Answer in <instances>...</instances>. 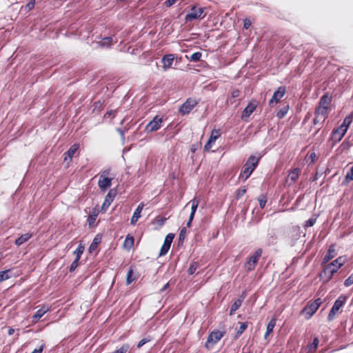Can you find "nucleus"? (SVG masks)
Here are the masks:
<instances>
[{
	"instance_id": "obj_1",
	"label": "nucleus",
	"mask_w": 353,
	"mask_h": 353,
	"mask_svg": "<svg viewBox=\"0 0 353 353\" xmlns=\"http://www.w3.org/2000/svg\"><path fill=\"white\" fill-rule=\"evenodd\" d=\"M345 260L339 256L330 263L325 265L323 270L319 273V276L323 283H327L331 280L333 275L337 272L344 264Z\"/></svg>"
},
{
	"instance_id": "obj_2",
	"label": "nucleus",
	"mask_w": 353,
	"mask_h": 353,
	"mask_svg": "<svg viewBox=\"0 0 353 353\" xmlns=\"http://www.w3.org/2000/svg\"><path fill=\"white\" fill-rule=\"evenodd\" d=\"M321 304V299L320 298L316 299L312 302H309L308 304L303 308L301 313L305 314V319H309L314 314Z\"/></svg>"
},
{
	"instance_id": "obj_3",
	"label": "nucleus",
	"mask_w": 353,
	"mask_h": 353,
	"mask_svg": "<svg viewBox=\"0 0 353 353\" xmlns=\"http://www.w3.org/2000/svg\"><path fill=\"white\" fill-rule=\"evenodd\" d=\"M346 299H347V296L343 294H341L334 301V305H332V307L328 314V316H327L328 321H331L334 319L337 312L345 304Z\"/></svg>"
},
{
	"instance_id": "obj_4",
	"label": "nucleus",
	"mask_w": 353,
	"mask_h": 353,
	"mask_svg": "<svg viewBox=\"0 0 353 353\" xmlns=\"http://www.w3.org/2000/svg\"><path fill=\"white\" fill-rule=\"evenodd\" d=\"M263 250L261 248H258L252 255H251L245 264V269L247 272L253 270L258 263L260 257L261 256Z\"/></svg>"
},
{
	"instance_id": "obj_5",
	"label": "nucleus",
	"mask_w": 353,
	"mask_h": 353,
	"mask_svg": "<svg viewBox=\"0 0 353 353\" xmlns=\"http://www.w3.org/2000/svg\"><path fill=\"white\" fill-rule=\"evenodd\" d=\"M198 104L195 99L188 98L179 108V112L182 115L188 114Z\"/></svg>"
},
{
	"instance_id": "obj_6",
	"label": "nucleus",
	"mask_w": 353,
	"mask_h": 353,
	"mask_svg": "<svg viewBox=\"0 0 353 353\" xmlns=\"http://www.w3.org/2000/svg\"><path fill=\"white\" fill-rule=\"evenodd\" d=\"M163 121V119L162 117L156 115L153 119L147 124L145 130L148 132H152L158 130L161 128Z\"/></svg>"
},
{
	"instance_id": "obj_7",
	"label": "nucleus",
	"mask_w": 353,
	"mask_h": 353,
	"mask_svg": "<svg viewBox=\"0 0 353 353\" xmlns=\"http://www.w3.org/2000/svg\"><path fill=\"white\" fill-rule=\"evenodd\" d=\"M258 105V102L256 100H252L243 110L241 114V119L247 121L250 116L254 112Z\"/></svg>"
},
{
	"instance_id": "obj_8",
	"label": "nucleus",
	"mask_w": 353,
	"mask_h": 353,
	"mask_svg": "<svg viewBox=\"0 0 353 353\" xmlns=\"http://www.w3.org/2000/svg\"><path fill=\"white\" fill-rule=\"evenodd\" d=\"M204 12V8H197L196 6H192L191 12L185 15V20L186 22L192 21V20L202 18L201 15Z\"/></svg>"
},
{
	"instance_id": "obj_9",
	"label": "nucleus",
	"mask_w": 353,
	"mask_h": 353,
	"mask_svg": "<svg viewBox=\"0 0 353 353\" xmlns=\"http://www.w3.org/2000/svg\"><path fill=\"white\" fill-rule=\"evenodd\" d=\"M174 238V234L172 233L168 234L164 240V243L163 245L161 248L160 252H159V256H164L169 251L172 242Z\"/></svg>"
},
{
	"instance_id": "obj_10",
	"label": "nucleus",
	"mask_w": 353,
	"mask_h": 353,
	"mask_svg": "<svg viewBox=\"0 0 353 353\" xmlns=\"http://www.w3.org/2000/svg\"><path fill=\"white\" fill-rule=\"evenodd\" d=\"M220 136H221L220 130L219 129H214L211 132V134L209 137V139L204 146V150L206 151L210 150L212 148V145L215 143L216 139Z\"/></svg>"
},
{
	"instance_id": "obj_11",
	"label": "nucleus",
	"mask_w": 353,
	"mask_h": 353,
	"mask_svg": "<svg viewBox=\"0 0 353 353\" xmlns=\"http://www.w3.org/2000/svg\"><path fill=\"white\" fill-rule=\"evenodd\" d=\"M225 332L219 331V330H214L212 331L208 336L206 341V346L210 343H212L215 344L218 343L221 339L224 336Z\"/></svg>"
},
{
	"instance_id": "obj_12",
	"label": "nucleus",
	"mask_w": 353,
	"mask_h": 353,
	"mask_svg": "<svg viewBox=\"0 0 353 353\" xmlns=\"http://www.w3.org/2000/svg\"><path fill=\"white\" fill-rule=\"evenodd\" d=\"M112 178L110 177H104L101 178L99 177V181H98V186L101 192H104L107 190L108 188H110L112 185Z\"/></svg>"
},
{
	"instance_id": "obj_13",
	"label": "nucleus",
	"mask_w": 353,
	"mask_h": 353,
	"mask_svg": "<svg viewBox=\"0 0 353 353\" xmlns=\"http://www.w3.org/2000/svg\"><path fill=\"white\" fill-rule=\"evenodd\" d=\"M347 130H345V128L342 127L341 125L332 132V139H334L336 142H339L344 135L345 134Z\"/></svg>"
},
{
	"instance_id": "obj_14",
	"label": "nucleus",
	"mask_w": 353,
	"mask_h": 353,
	"mask_svg": "<svg viewBox=\"0 0 353 353\" xmlns=\"http://www.w3.org/2000/svg\"><path fill=\"white\" fill-rule=\"evenodd\" d=\"M261 159V157H256L254 155H251L249 157V158L247 159L245 165V166L249 167L252 169V170H254L258 166L259 161Z\"/></svg>"
},
{
	"instance_id": "obj_15",
	"label": "nucleus",
	"mask_w": 353,
	"mask_h": 353,
	"mask_svg": "<svg viewBox=\"0 0 353 353\" xmlns=\"http://www.w3.org/2000/svg\"><path fill=\"white\" fill-rule=\"evenodd\" d=\"M285 91V87H279L278 90L274 92L272 99L270 100V105H272L273 102L278 103L284 96Z\"/></svg>"
},
{
	"instance_id": "obj_16",
	"label": "nucleus",
	"mask_w": 353,
	"mask_h": 353,
	"mask_svg": "<svg viewBox=\"0 0 353 353\" xmlns=\"http://www.w3.org/2000/svg\"><path fill=\"white\" fill-rule=\"evenodd\" d=\"M336 255V250L334 245H331L327 253L323 256L322 260V265L327 263L331 259H332Z\"/></svg>"
},
{
	"instance_id": "obj_17",
	"label": "nucleus",
	"mask_w": 353,
	"mask_h": 353,
	"mask_svg": "<svg viewBox=\"0 0 353 353\" xmlns=\"http://www.w3.org/2000/svg\"><path fill=\"white\" fill-rule=\"evenodd\" d=\"M144 204L143 203H140L137 208L135 209L133 215L130 219V223L132 225H134L138 221L139 219L141 217V213L143 209Z\"/></svg>"
},
{
	"instance_id": "obj_18",
	"label": "nucleus",
	"mask_w": 353,
	"mask_h": 353,
	"mask_svg": "<svg viewBox=\"0 0 353 353\" xmlns=\"http://www.w3.org/2000/svg\"><path fill=\"white\" fill-rule=\"evenodd\" d=\"M174 60V55L172 54H165L162 58L163 68L164 70H167L171 68Z\"/></svg>"
},
{
	"instance_id": "obj_19",
	"label": "nucleus",
	"mask_w": 353,
	"mask_h": 353,
	"mask_svg": "<svg viewBox=\"0 0 353 353\" xmlns=\"http://www.w3.org/2000/svg\"><path fill=\"white\" fill-rule=\"evenodd\" d=\"M113 38L112 37H106L102 38L101 41L97 43V46L101 48H110L113 44Z\"/></svg>"
},
{
	"instance_id": "obj_20",
	"label": "nucleus",
	"mask_w": 353,
	"mask_h": 353,
	"mask_svg": "<svg viewBox=\"0 0 353 353\" xmlns=\"http://www.w3.org/2000/svg\"><path fill=\"white\" fill-rule=\"evenodd\" d=\"M114 199V194L110 191L105 196V200L102 204V210H107L112 203Z\"/></svg>"
},
{
	"instance_id": "obj_21",
	"label": "nucleus",
	"mask_w": 353,
	"mask_h": 353,
	"mask_svg": "<svg viewBox=\"0 0 353 353\" xmlns=\"http://www.w3.org/2000/svg\"><path fill=\"white\" fill-rule=\"evenodd\" d=\"M332 102V97L329 96L328 94H324L320 99L319 105L328 108L329 105Z\"/></svg>"
},
{
	"instance_id": "obj_22",
	"label": "nucleus",
	"mask_w": 353,
	"mask_h": 353,
	"mask_svg": "<svg viewBox=\"0 0 353 353\" xmlns=\"http://www.w3.org/2000/svg\"><path fill=\"white\" fill-rule=\"evenodd\" d=\"M254 171L252 170L251 168H250L248 166H245V165H243V170H241L240 174H239V179L245 181L247 180L250 176L252 174Z\"/></svg>"
},
{
	"instance_id": "obj_23",
	"label": "nucleus",
	"mask_w": 353,
	"mask_h": 353,
	"mask_svg": "<svg viewBox=\"0 0 353 353\" xmlns=\"http://www.w3.org/2000/svg\"><path fill=\"white\" fill-rule=\"evenodd\" d=\"M101 236L100 234H97L88 248L89 252L92 253L97 249V248L101 243Z\"/></svg>"
},
{
	"instance_id": "obj_24",
	"label": "nucleus",
	"mask_w": 353,
	"mask_h": 353,
	"mask_svg": "<svg viewBox=\"0 0 353 353\" xmlns=\"http://www.w3.org/2000/svg\"><path fill=\"white\" fill-rule=\"evenodd\" d=\"M32 236V234H31V233H26V234H21L19 238H17L15 240L14 243L17 246H20L23 243L28 241Z\"/></svg>"
},
{
	"instance_id": "obj_25",
	"label": "nucleus",
	"mask_w": 353,
	"mask_h": 353,
	"mask_svg": "<svg viewBox=\"0 0 353 353\" xmlns=\"http://www.w3.org/2000/svg\"><path fill=\"white\" fill-rule=\"evenodd\" d=\"M245 298V295L243 294L241 296V299H236L234 303L232 305L230 310V314L233 315L235 312L241 307L243 300Z\"/></svg>"
},
{
	"instance_id": "obj_26",
	"label": "nucleus",
	"mask_w": 353,
	"mask_h": 353,
	"mask_svg": "<svg viewBox=\"0 0 353 353\" xmlns=\"http://www.w3.org/2000/svg\"><path fill=\"white\" fill-rule=\"evenodd\" d=\"M327 108L318 106L317 108L315 110V115H317V117H323V119L321 121V123H323L325 120V119L327 117Z\"/></svg>"
},
{
	"instance_id": "obj_27",
	"label": "nucleus",
	"mask_w": 353,
	"mask_h": 353,
	"mask_svg": "<svg viewBox=\"0 0 353 353\" xmlns=\"http://www.w3.org/2000/svg\"><path fill=\"white\" fill-rule=\"evenodd\" d=\"M48 310L45 308V307H42L41 308L39 309L35 314L33 315V321H37L40 318H41L46 312Z\"/></svg>"
},
{
	"instance_id": "obj_28",
	"label": "nucleus",
	"mask_w": 353,
	"mask_h": 353,
	"mask_svg": "<svg viewBox=\"0 0 353 353\" xmlns=\"http://www.w3.org/2000/svg\"><path fill=\"white\" fill-rule=\"evenodd\" d=\"M79 149V145L77 144H73L68 150V151L65 153V155H67L70 160H71L74 156V154H75V152H77V150Z\"/></svg>"
},
{
	"instance_id": "obj_29",
	"label": "nucleus",
	"mask_w": 353,
	"mask_h": 353,
	"mask_svg": "<svg viewBox=\"0 0 353 353\" xmlns=\"http://www.w3.org/2000/svg\"><path fill=\"white\" fill-rule=\"evenodd\" d=\"M11 270H6L0 272V283L9 279L11 277Z\"/></svg>"
},
{
	"instance_id": "obj_30",
	"label": "nucleus",
	"mask_w": 353,
	"mask_h": 353,
	"mask_svg": "<svg viewBox=\"0 0 353 353\" xmlns=\"http://www.w3.org/2000/svg\"><path fill=\"white\" fill-rule=\"evenodd\" d=\"M288 110H289V106L288 105H286V106H283V108H281L276 113V117L279 118V119H283L285 117V115L287 114L288 112Z\"/></svg>"
},
{
	"instance_id": "obj_31",
	"label": "nucleus",
	"mask_w": 353,
	"mask_h": 353,
	"mask_svg": "<svg viewBox=\"0 0 353 353\" xmlns=\"http://www.w3.org/2000/svg\"><path fill=\"white\" fill-rule=\"evenodd\" d=\"M352 116L348 115L345 117V118L343 119L342 123L341 125L343 128H345V130H347L349 126L350 125L351 123L352 122Z\"/></svg>"
},
{
	"instance_id": "obj_32",
	"label": "nucleus",
	"mask_w": 353,
	"mask_h": 353,
	"mask_svg": "<svg viewBox=\"0 0 353 353\" xmlns=\"http://www.w3.org/2000/svg\"><path fill=\"white\" fill-rule=\"evenodd\" d=\"M299 170L298 168H295L294 170H292L288 176H289V179L293 181V182H295L298 178H299Z\"/></svg>"
},
{
	"instance_id": "obj_33",
	"label": "nucleus",
	"mask_w": 353,
	"mask_h": 353,
	"mask_svg": "<svg viewBox=\"0 0 353 353\" xmlns=\"http://www.w3.org/2000/svg\"><path fill=\"white\" fill-rule=\"evenodd\" d=\"M199 264L198 262L194 261L190 265L188 270V272L190 275H192L195 273L196 270L199 268Z\"/></svg>"
},
{
	"instance_id": "obj_34",
	"label": "nucleus",
	"mask_w": 353,
	"mask_h": 353,
	"mask_svg": "<svg viewBox=\"0 0 353 353\" xmlns=\"http://www.w3.org/2000/svg\"><path fill=\"white\" fill-rule=\"evenodd\" d=\"M190 203H192L190 214H192V218H194L195 212L198 208L199 201L194 198L190 201Z\"/></svg>"
},
{
	"instance_id": "obj_35",
	"label": "nucleus",
	"mask_w": 353,
	"mask_h": 353,
	"mask_svg": "<svg viewBox=\"0 0 353 353\" xmlns=\"http://www.w3.org/2000/svg\"><path fill=\"white\" fill-rule=\"evenodd\" d=\"M83 251H84V247L81 244L79 245L77 248L73 252V254L76 255L75 259H77V260H79Z\"/></svg>"
},
{
	"instance_id": "obj_36",
	"label": "nucleus",
	"mask_w": 353,
	"mask_h": 353,
	"mask_svg": "<svg viewBox=\"0 0 353 353\" xmlns=\"http://www.w3.org/2000/svg\"><path fill=\"white\" fill-rule=\"evenodd\" d=\"M259 206L261 209L264 208L267 203V196L265 194H261L258 198Z\"/></svg>"
},
{
	"instance_id": "obj_37",
	"label": "nucleus",
	"mask_w": 353,
	"mask_h": 353,
	"mask_svg": "<svg viewBox=\"0 0 353 353\" xmlns=\"http://www.w3.org/2000/svg\"><path fill=\"white\" fill-rule=\"evenodd\" d=\"M247 327H248L247 323H245V322L241 323L240 326L236 331V337H239L240 335H241L243 334V332L246 330Z\"/></svg>"
},
{
	"instance_id": "obj_38",
	"label": "nucleus",
	"mask_w": 353,
	"mask_h": 353,
	"mask_svg": "<svg viewBox=\"0 0 353 353\" xmlns=\"http://www.w3.org/2000/svg\"><path fill=\"white\" fill-rule=\"evenodd\" d=\"M276 325V319H272L267 325L266 332H270V334L272 332L273 329Z\"/></svg>"
},
{
	"instance_id": "obj_39",
	"label": "nucleus",
	"mask_w": 353,
	"mask_h": 353,
	"mask_svg": "<svg viewBox=\"0 0 353 353\" xmlns=\"http://www.w3.org/2000/svg\"><path fill=\"white\" fill-rule=\"evenodd\" d=\"M201 56H202V53L201 52H196L190 56V61H198L200 60Z\"/></svg>"
},
{
	"instance_id": "obj_40",
	"label": "nucleus",
	"mask_w": 353,
	"mask_h": 353,
	"mask_svg": "<svg viewBox=\"0 0 353 353\" xmlns=\"http://www.w3.org/2000/svg\"><path fill=\"white\" fill-rule=\"evenodd\" d=\"M130 348L128 344H123L119 349L116 350L112 353H126Z\"/></svg>"
},
{
	"instance_id": "obj_41",
	"label": "nucleus",
	"mask_w": 353,
	"mask_h": 353,
	"mask_svg": "<svg viewBox=\"0 0 353 353\" xmlns=\"http://www.w3.org/2000/svg\"><path fill=\"white\" fill-rule=\"evenodd\" d=\"M319 341L317 337H315L312 341V343L309 345V349L310 351H315L318 347Z\"/></svg>"
},
{
	"instance_id": "obj_42",
	"label": "nucleus",
	"mask_w": 353,
	"mask_h": 353,
	"mask_svg": "<svg viewBox=\"0 0 353 353\" xmlns=\"http://www.w3.org/2000/svg\"><path fill=\"white\" fill-rule=\"evenodd\" d=\"M132 275H133V270L132 269H130L128 271V273H127V278H126V283L127 284H130L132 283V281L134 280V278L132 277Z\"/></svg>"
},
{
	"instance_id": "obj_43",
	"label": "nucleus",
	"mask_w": 353,
	"mask_h": 353,
	"mask_svg": "<svg viewBox=\"0 0 353 353\" xmlns=\"http://www.w3.org/2000/svg\"><path fill=\"white\" fill-rule=\"evenodd\" d=\"M134 244V238L132 236H127L125 241H124V245L128 246L129 248H131Z\"/></svg>"
},
{
	"instance_id": "obj_44",
	"label": "nucleus",
	"mask_w": 353,
	"mask_h": 353,
	"mask_svg": "<svg viewBox=\"0 0 353 353\" xmlns=\"http://www.w3.org/2000/svg\"><path fill=\"white\" fill-rule=\"evenodd\" d=\"M186 232H187V230H186L185 228H183L180 231V233L179 235V241L181 242V243H183V241L185 239Z\"/></svg>"
},
{
	"instance_id": "obj_45",
	"label": "nucleus",
	"mask_w": 353,
	"mask_h": 353,
	"mask_svg": "<svg viewBox=\"0 0 353 353\" xmlns=\"http://www.w3.org/2000/svg\"><path fill=\"white\" fill-rule=\"evenodd\" d=\"M35 5V0H30L25 6L24 9L26 11L30 12L31 10H32Z\"/></svg>"
},
{
	"instance_id": "obj_46",
	"label": "nucleus",
	"mask_w": 353,
	"mask_h": 353,
	"mask_svg": "<svg viewBox=\"0 0 353 353\" xmlns=\"http://www.w3.org/2000/svg\"><path fill=\"white\" fill-rule=\"evenodd\" d=\"M97 216V214H94V213H93L92 214H89L88 219H87V221L89 224V225L91 226L94 223Z\"/></svg>"
},
{
	"instance_id": "obj_47",
	"label": "nucleus",
	"mask_w": 353,
	"mask_h": 353,
	"mask_svg": "<svg viewBox=\"0 0 353 353\" xmlns=\"http://www.w3.org/2000/svg\"><path fill=\"white\" fill-rule=\"evenodd\" d=\"M151 341L150 336H148L146 338L142 339L137 344V348H141L145 343Z\"/></svg>"
},
{
	"instance_id": "obj_48",
	"label": "nucleus",
	"mask_w": 353,
	"mask_h": 353,
	"mask_svg": "<svg viewBox=\"0 0 353 353\" xmlns=\"http://www.w3.org/2000/svg\"><path fill=\"white\" fill-rule=\"evenodd\" d=\"M245 192H246L245 188H241V189L237 190V191L236 192V199H239L245 194Z\"/></svg>"
},
{
	"instance_id": "obj_49",
	"label": "nucleus",
	"mask_w": 353,
	"mask_h": 353,
	"mask_svg": "<svg viewBox=\"0 0 353 353\" xmlns=\"http://www.w3.org/2000/svg\"><path fill=\"white\" fill-rule=\"evenodd\" d=\"M79 260H77V259H75L72 263H71L70 266V272H74L77 268L78 267L79 265Z\"/></svg>"
},
{
	"instance_id": "obj_50",
	"label": "nucleus",
	"mask_w": 353,
	"mask_h": 353,
	"mask_svg": "<svg viewBox=\"0 0 353 353\" xmlns=\"http://www.w3.org/2000/svg\"><path fill=\"white\" fill-rule=\"evenodd\" d=\"M352 284H353V273L348 278H347L344 281V285L345 287H349Z\"/></svg>"
},
{
	"instance_id": "obj_51",
	"label": "nucleus",
	"mask_w": 353,
	"mask_h": 353,
	"mask_svg": "<svg viewBox=\"0 0 353 353\" xmlns=\"http://www.w3.org/2000/svg\"><path fill=\"white\" fill-rule=\"evenodd\" d=\"M167 220L165 217H157L155 219V222L157 224H158L159 226H162L164 225L165 221Z\"/></svg>"
},
{
	"instance_id": "obj_52",
	"label": "nucleus",
	"mask_w": 353,
	"mask_h": 353,
	"mask_svg": "<svg viewBox=\"0 0 353 353\" xmlns=\"http://www.w3.org/2000/svg\"><path fill=\"white\" fill-rule=\"evenodd\" d=\"M345 179L348 181L353 180V165L350 168V170L347 172Z\"/></svg>"
},
{
	"instance_id": "obj_53",
	"label": "nucleus",
	"mask_w": 353,
	"mask_h": 353,
	"mask_svg": "<svg viewBox=\"0 0 353 353\" xmlns=\"http://www.w3.org/2000/svg\"><path fill=\"white\" fill-rule=\"evenodd\" d=\"M251 21L248 19H245L243 21V28L246 30H248L251 26Z\"/></svg>"
},
{
	"instance_id": "obj_54",
	"label": "nucleus",
	"mask_w": 353,
	"mask_h": 353,
	"mask_svg": "<svg viewBox=\"0 0 353 353\" xmlns=\"http://www.w3.org/2000/svg\"><path fill=\"white\" fill-rule=\"evenodd\" d=\"M45 347V344L43 343L39 348L34 349L32 353H42Z\"/></svg>"
},
{
	"instance_id": "obj_55",
	"label": "nucleus",
	"mask_w": 353,
	"mask_h": 353,
	"mask_svg": "<svg viewBox=\"0 0 353 353\" xmlns=\"http://www.w3.org/2000/svg\"><path fill=\"white\" fill-rule=\"evenodd\" d=\"M178 0H167L165 1L164 4L166 7H170L174 5Z\"/></svg>"
},
{
	"instance_id": "obj_56",
	"label": "nucleus",
	"mask_w": 353,
	"mask_h": 353,
	"mask_svg": "<svg viewBox=\"0 0 353 353\" xmlns=\"http://www.w3.org/2000/svg\"><path fill=\"white\" fill-rule=\"evenodd\" d=\"M315 222H316L315 219H308L305 223V226L311 227L315 223Z\"/></svg>"
},
{
	"instance_id": "obj_57",
	"label": "nucleus",
	"mask_w": 353,
	"mask_h": 353,
	"mask_svg": "<svg viewBox=\"0 0 353 353\" xmlns=\"http://www.w3.org/2000/svg\"><path fill=\"white\" fill-rule=\"evenodd\" d=\"M109 174H110L109 169L104 170L103 171L101 172L99 177H101V178L108 177Z\"/></svg>"
},
{
	"instance_id": "obj_58",
	"label": "nucleus",
	"mask_w": 353,
	"mask_h": 353,
	"mask_svg": "<svg viewBox=\"0 0 353 353\" xmlns=\"http://www.w3.org/2000/svg\"><path fill=\"white\" fill-rule=\"evenodd\" d=\"M240 95V91L239 90H234L232 92L231 96L232 98L239 97Z\"/></svg>"
},
{
	"instance_id": "obj_59",
	"label": "nucleus",
	"mask_w": 353,
	"mask_h": 353,
	"mask_svg": "<svg viewBox=\"0 0 353 353\" xmlns=\"http://www.w3.org/2000/svg\"><path fill=\"white\" fill-rule=\"evenodd\" d=\"M14 328H12V327H9L8 328V334L9 336L12 335L14 334Z\"/></svg>"
},
{
	"instance_id": "obj_60",
	"label": "nucleus",
	"mask_w": 353,
	"mask_h": 353,
	"mask_svg": "<svg viewBox=\"0 0 353 353\" xmlns=\"http://www.w3.org/2000/svg\"><path fill=\"white\" fill-rule=\"evenodd\" d=\"M319 117H317V115H315V118L313 119V123L314 125H316V124H318L320 122V121L319 119Z\"/></svg>"
},
{
	"instance_id": "obj_61",
	"label": "nucleus",
	"mask_w": 353,
	"mask_h": 353,
	"mask_svg": "<svg viewBox=\"0 0 353 353\" xmlns=\"http://www.w3.org/2000/svg\"><path fill=\"white\" fill-rule=\"evenodd\" d=\"M310 159L312 160V161H314V159L316 157V155L315 154V152H312L310 154Z\"/></svg>"
},
{
	"instance_id": "obj_62",
	"label": "nucleus",
	"mask_w": 353,
	"mask_h": 353,
	"mask_svg": "<svg viewBox=\"0 0 353 353\" xmlns=\"http://www.w3.org/2000/svg\"><path fill=\"white\" fill-rule=\"evenodd\" d=\"M169 287V283H167L166 284H165L163 285V287L161 289V292H164L165 290H166Z\"/></svg>"
},
{
	"instance_id": "obj_63",
	"label": "nucleus",
	"mask_w": 353,
	"mask_h": 353,
	"mask_svg": "<svg viewBox=\"0 0 353 353\" xmlns=\"http://www.w3.org/2000/svg\"><path fill=\"white\" fill-rule=\"evenodd\" d=\"M193 219H194V218H192V214H190V217H189V219H188V223H187V226H188V227H190V226L191 223H192V221Z\"/></svg>"
},
{
	"instance_id": "obj_64",
	"label": "nucleus",
	"mask_w": 353,
	"mask_h": 353,
	"mask_svg": "<svg viewBox=\"0 0 353 353\" xmlns=\"http://www.w3.org/2000/svg\"><path fill=\"white\" fill-rule=\"evenodd\" d=\"M106 115H108V116H112V115L114 117V111L110 110V111L107 112Z\"/></svg>"
}]
</instances>
